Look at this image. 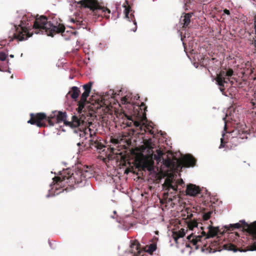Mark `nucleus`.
Segmentation results:
<instances>
[{"mask_svg": "<svg viewBox=\"0 0 256 256\" xmlns=\"http://www.w3.org/2000/svg\"><path fill=\"white\" fill-rule=\"evenodd\" d=\"M181 182H182V183H183V182H183V180H181Z\"/></svg>", "mask_w": 256, "mask_h": 256, "instance_id": "nucleus-50", "label": "nucleus"}, {"mask_svg": "<svg viewBox=\"0 0 256 256\" xmlns=\"http://www.w3.org/2000/svg\"><path fill=\"white\" fill-rule=\"evenodd\" d=\"M140 108L141 110L144 109V112L143 114L144 115V117L146 118V110L147 106H146L144 102H142L140 106Z\"/></svg>", "mask_w": 256, "mask_h": 256, "instance_id": "nucleus-33", "label": "nucleus"}, {"mask_svg": "<svg viewBox=\"0 0 256 256\" xmlns=\"http://www.w3.org/2000/svg\"><path fill=\"white\" fill-rule=\"evenodd\" d=\"M234 133H236V136L235 137H232L230 142L235 143L238 142V140L239 139H247L248 136L247 135L248 134V133L246 132V131H244V130H236V131L233 132Z\"/></svg>", "mask_w": 256, "mask_h": 256, "instance_id": "nucleus-15", "label": "nucleus"}, {"mask_svg": "<svg viewBox=\"0 0 256 256\" xmlns=\"http://www.w3.org/2000/svg\"><path fill=\"white\" fill-rule=\"evenodd\" d=\"M201 190L198 186L196 184H189L186 186V195L195 196L198 194H200Z\"/></svg>", "mask_w": 256, "mask_h": 256, "instance_id": "nucleus-10", "label": "nucleus"}, {"mask_svg": "<svg viewBox=\"0 0 256 256\" xmlns=\"http://www.w3.org/2000/svg\"><path fill=\"white\" fill-rule=\"evenodd\" d=\"M81 6L89 8L94 14L104 16L107 18L110 17V10L105 7L98 5L94 0H81L78 2Z\"/></svg>", "mask_w": 256, "mask_h": 256, "instance_id": "nucleus-3", "label": "nucleus"}, {"mask_svg": "<svg viewBox=\"0 0 256 256\" xmlns=\"http://www.w3.org/2000/svg\"><path fill=\"white\" fill-rule=\"evenodd\" d=\"M90 148L92 149L95 150H102L103 148H104V144L98 140L96 136H92V134L90 133Z\"/></svg>", "mask_w": 256, "mask_h": 256, "instance_id": "nucleus-11", "label": "nucleus"}, {"mask_svg": "<svg viewBox=\"0 0 256 256\" xmlns=\"http://www.w3.org/2000/svg\"><path fill=\"white\" fill-rule=\"evenodd\" d=\"M83 122L84 121L78 118V116H73L72 118V120L70 122L65 121L64 124L72 128H78L79 126H80L81 124L83 123Z\"/></svg>", "mask_w": 256, "mask_h": 256, "instance_id": "nucleus-12", "label": "nucleus"}, {"mask_svg": "<svg viewBox=\"0 0 256 256\" xmlns=\"http://www.w3.org/2000/svg\"><path fill=\"white\" fill-rule=\"evenodd\" d=\"M78 144V146H80V142H78V144Z\"/></svg>", "mask_w": 256, "mask_h": 256, "instance_id": "nucleus-48", "label": "nucleus"}, {"mask_svg": "<svg viewBox=\"0 0 256 256\" xmlns=\"http://www.w3.org/2000/svg\"><path fill=\"white\" fill-rule=\"evenodd\" d=\"M237 146V144H234V146H231L229 142H226L224 140V138H220V144L219 146L220 148H228L232 149Z\"/></svg>", "mask_w": 256, "mask_h": 256, "instance_id": "nucleus-20", "label": "nucleus"}, {"mask_svg": "<svg viewBox=\"0 0 256 256\" xmlns=\"http://www.w3.org/2000/svg\"><path fill=\"white\" fill-rule=\"evenodd\" d=\"M66 118V113L62 112H59L56 116L52 115V126H54L56 123H60L62 122H64Z\"/></svg>", "mask_w": 256, "mask_h": 256, "instance_id": "nucleus-16", "label": "nucleus"}, {"mask_svg": "<svg viewBox=\"0 0 256 256\" xmlns=\"http://www.w3.org/2000/svg\"><path fill=\"white\" fill-rule=\"evenodd\" d=\"M198 50H199V49H184V50L186 54L188 56L190 59L192 58V56L195 60H199L200 58H202L200 54H198Z\"/></svg>", "mask_w": 256, "mask_h": 256, "instance_id": "nucleus-17", "label": "nucleus"}, {"mask_svg": "<svg viewBox=\"0 0 256 256\" xmlns=\"http://www.w3.org/2000/svg\"><path fill=\"white\" fill-rule=\"evenodd\" d=\"M105 104L104 100H101L100 102V106H102V105Z\"/></svg>", "mask_w": 256, "mask_h": 256, "instance_id": "nucleus-40", "label": "nucleus"}, {"mask_svg": "<svg viewBox=\"0 0 256 256\" xmlns=\"http://www.w3.org/2000/svg\"><path fill=\"white\" fill-rule=\"evenodd\" d=\"M178 168L194 166L196 160L190 154H186L181 159H175Z\"/></svg>", "mask_w": 256, "mask_h": 256, "instance_id": "nucleus-7", "label": "nucleus"}, {"mask_svg": "<svg viewBox=\"0 0 256 256\" xmlns=\"http://www.w3.org/2000/svg\"><path fill=\"white\" fill-rule=\"evenodd\" d=\"M71 21H72V22H74V19H73V18H72V19H71Z\"/></svg>", "mask_w": 256, "mask_h": 256, "instance_id": "nucleus-47", "label": "nucleus"}, {"mask_svg": "<svg viewBox=\"0 0 256 256\" xmlns=\"http://www.w3.org/2000/svg\"><path fill=\"white\" fill-rule=\"evenodd\" d=\"M156 154L154 155V158L158 162H160L162 158V156L164 155V153L160 150H157Z\"/></svg>", "mask_w": 256, "mask_h": 256, "instance_id": "nucleus-26", "label": "nucleus"}, {"mask_svg": "<svg viewBox=\"0 0 256 256\" xmlns=\"http://www.w3.org/2000/svg\"><path fill=\"white\" fill-rule=\"evenodd\" d=\"M254 34L256 36V14L254 17ZM254 46L256 48V40H254Z\"/></svg>", "mask_w": 256, "mask_h": 256, "instance_id": "nucleus-34", "label": "nucleus"}, {"mask_svg": "<svg viewBox=\"0 0 256 256\" xmlns=\"http://www.w3.org/2000/svg\"><path fill=\"white\" fill-rule=\"evenodd\" d=\"M87 130L90 131V129L88 128V130L87 128L83 129V130H81L80 128L79 130V135L80 137L83 138L86 136V134H87Z\"/></svg>", "mask_w": 256, "mask_h": 256, "instance_id": "nucleus-29", "label": "nucleus"}, {"mask_svg": "<svg viewBox=\"0 0 256 256\" xmlns=\"http://www.w3.org/2000/svg\"><path fill=\"white\" fill-rule=\"evenodd\" d=\"M70 2H76L74 1V0H70Z\"/></svg>", "mask_w": 256, "mask_h": 256, "instance_id": "nucleus-44", "label": "nucleus"}, {"mask_svg": "<svg viewBox=\"0 0 256 256\" xmlns=\"http://www.w3.org/2000/svg\"><path fill=\"white\" fill-rule=\"evenodd\" d=\"M226 248H227L228 250H232L234 252H236L237 250V248L236 246L233 244H229L225 245Z\"/></svg>", "mask_w": 256, "mask_h": 256, "instance_id": "nucleus-30", "label": "nucleus"}, {"mask_svg": "<svg viewBox=\"0 0 256 256\" xmlns=\"http://www.w3.org/2000/svg\"><path fill=\"white\" fill-rule=\"evenodd\" d=\"M110 142L114 145H116L120 143V140H118V139L116 138L113 137L110 138Z\"/></svg>", "mask_w": 256, "mask_h": 256, "instance_id": "nucleus-32", "label": "nucleus"}, {"mask_svg": "<svg viewBox=\"0 0 256 256\" xmlns=\"http://www.w3.org/2000/svg\"><path fill=\"white\" fill-rule=\"evenodd\" d=\"M115 150L114 148H111V152H112V153H114V154H120V152H119V153H118L117 152H114V150Z\"/></svg>", "mask_w": 256, "mask_h": 256, "instance_id": "nucleus-39", "label": "nucleus"}, {"mask_svg": "<svg viewBox=\"0 0 256 256\" xmlns=\"http://www.w3.org/2000/svg\"><path fill=\"white\" fill-rule=\"evenodd\" d=\"M198 223L195 220H190L188 222V226L190 230H192L194 228L198 227Z\"/></svg>", "mask_w": 256, "mask_h": 256, "instance_id": "nucleus-27", "label": "nucleus"}, {"mask_svg": "<svg viewBox=\"0 0 256 256\" xmlns=\"http://www.w3.org/2000/svg\"><path fill=\"white\" fill-rule=\"evenodd\" d=\"M106 46H107L106 42H100L98 46L100 48H103Z\"/></svg>", "mask_w": 256, "mask_h": 256, "instance_id": "nucleus-37", "label": "nucleus"}, {"mask_svg": "<svg viewBox=\"0 0 256 256\" xmlns=\"http://www.w3.org/2000/svg\"><path fill=\"white\" fill-rule=\"evenodd\" d=\"M150 134H153V132H152V130H150Z\"/></svg>", "mask_w": 256, "mask_h": 256, "instance_id": "nucleus-46", "label": "nucleus"}, {"mask_svg": "<svg viewBox=\"0 0 256 256\" xmlns=\"http://www.w3.org/2000/svg\"><path fill=\"white\" fill-rule=\"evenodd\" d=\"M30 119L28 122L31 124H35L38 127H45L48 126H52V115L47 116L44 112H38L36 114L31 113Z\"/></svg>", "mask_w": 256, "mask_h": 256, "instance_id": "nucleus-5", "label": "nucleus"}, {"mask_svg": "<svg viewBox=\"0 0 256 256\" xmlns=\"http://www.w3.org/2000/svg\"><path fill=\"white\" fill-rule=\"evenodd\" d=\"M194 209H195L196 211L198 210V207H196V208H193Z\"/></svg>", "mask_w": 256, "mask_h": 256, "instance_id": "nucleus-45", "label": "nucleus"}, {"mask_svg": "<svg viewBox=\"0 0 256 256\" xmlns=\"http://www.w3.org/2000/svg\"><path fill=\"white\" fill-rule=\"evenodd\" d=\"M224 14H227V15H230V12L229 10H226H226H224Z\"/></svg>", "mask_w": 256, "mask_h": 256, "instance_id": "nucleus-38", "label": "nucleus"}, {"mask_svg": "<svg viewBox=\"0 0 256 256\" xmlns=\"http://www.w3.org/2000/svg\"><path fill=\"white\" fill-rule=\"evenodd\" d=\"M130 251L134 256H144V252L140 250V244L137 240L132 242Z\"/></svg>", "mask_w": 256, "mask_h": 256, "instance_id": "nucleus-9", "label": "nucleus"}, {"mask_svg": "<svg viewBox=\"0 0 256 256\" xmlns=\"http://www.w3.org/2000/svg\"><path fill=\"white\" fill-rule=\"evenodd\" d=\"M6 58V54L4 52H0V60H4Z\"/></svg>", "mask_w": 256, "mask_h": 256, "instance_id": "nucleus-36", "label": "nucleus"}, {"mask_svg": "<svg viewBox=\"0 0 256 256\" xmlns=\"http://www.w3.org/2000/svg\"><path fill=\"white\" fill-rule=\"evenodd\" d=\"M92 85V82H90L83 86V88L84 91L82 94L80 100L78 102V108H76L79 114H80L84 108L87 102V98L91 91Z\"/></svg>", "mask_w": 256, "mask_h": 256, "instance_id": "nucleus-6", "label": "nucleus"}, {"mask_svg": "<svg viewBox=\"0 0 256 256\" xmlns=\"http://www.w3.org/2000/svg\"><path fill=\"white\" fill-rule=\"evenodd\" d=\"M147 246L148 248L146 251L150 254H152L156 249V244L154 243L151 244Z\"/></svg>", "mask_w": 256, "mask_h": 256, "instance_id": "nucleus-28", "label": "nucleus"}, {"mask_svg": "<svg viewBox=\"0 0 256 256\" xmlns=\"http://www.w3.org/2000/svg\"><path fill=\"white\" fill-rule=\"evenodd\" d=\"M86 181V176L82 170L78 169L74 172L71 173L70 170L66 169L64 170L59 176L53 178V182L56 186V188L58 187L64 188L66 184L68 186L74 187L76 184L84 185Z\"/></svg>", "mask_w": 256, "mask_h": 256, "instance_id": "nucleus-2", "label": "nucleus"}, {"mask_svg": "<svg viewBox=\"0 0 256 256\" xmlns=\"http://www.w3.org/2000/svg\"><path fill=\"white\" fill-rule=\"evenodd\" d=\"M224 134H222V136H223V137L224 136Z\"/></svg>", "mask_w": 256, "mask_h": 256, "instance_id": "nucleus-51", "label": "nucleus"}, {"mask_svg": "<svg viewBox=\"0 0 256 256\" xmlns=\"http://www.w3.org/2000/svg\"><path fill=\"white\" fill-rule=\"evenodd\" d=\"M122 101H123L124 103L127 102V98L126 97H124L122 99Z\"/></svg>", "mask_w": 256, "mask_h": 256, "instance_id": "nucleus-41", "label": "nucleus"}, {"mask_svg": "<svg viewBox=\"0 0 256 256\" xmlns=\"http://www.w3.org/2000/svg\"><path fill=\"white\" fill-rule=\"evenodd\" d=\"M14 26V35L18 41L27 40L34 32L36 34H46L52 37L56 34L60 33L66 40L73 39L77 33L76 30H66L64 26L57 22L54 24L48 22L44 16L34 17L31 13L24 10L18 12Z\"/></svg>", "mask_w": 256, "mask_h": 256, "instance_id": "nucleus-1", "label": "nucleus"}, {"mask_svg": "<svg viewBox=\"0 0 256 256\" xmlns=\"http://www.w3.org/2000/svg\"><path fill=\"white\" fill-rule=\"evenodd\" d=\"M76 52H77L78 50V49L76 48Z\"/></svg>", "mask_w": 256, "mask_h": 256, "instance_id": "nucleus-49", "label": "nucleus"}, {"mask_svg": "<svg viewBox=\"0 0 256 256\" xmlns=\"http://www.w3.org/2000/svg\"><path fill=\"white\" fill-rule=\"evenodd\" d=\"M192 216V214H190V215L188 216V218H191Z\"/></svg>", "mask_w": 256, "mask_h": 256, "instance_id": "nucleus-42", "label": "nucleus"}, {"mask_svg": "<svg viewBox=\"0 0 256 256\" xmlns=\"http://www.w3.org/2000/svg\"><path fill=\"white\" fill-rule=\"evenodd\" d=\"M80 92L78 88L76 86H72L68 94L70 95L73 100H76V99L80 96Z\"/></svg>", "mask_w": 256, "mask_h": 256, "instance_id": "nucleus-18", "label": "nucleus"}, {"mask_svg": "<svg viewBox=\"0 0 256 256\" xmlns=\"http://www.w3.org/2000/svg\"><path fill=\"white\" fill-rule=\"evenodd\" d=\"M192 13H184L183 16H182L180 19V24L183 28H186L190 22V18L192 16Z\"/></svg>", "mask_w": 256, "mask_h": 256, "instance_id": "nucleus-14", "label": "nucleus"}, {"mask_svg": "<svg viewBox=\"0 0 256 256\" xmlns=\"http://www.w3.org/2000/svg\"><path fill=\"white\" fill-rule=\"evenodd\" d=\"M125 18L130 24L131 22H132L134 27L130 29V31L135 32L137 29V24L134 15L132 14H130V10L126 8L124 10Z\"/></svg>", "mask_w": 256, "mask_h": 256, "instance_id": "nucleus-13", "label": "nucleus"}, {"mask_svg": "<svg viewBox=\"0 0 256 256\" xmlns=\"http://www.w3.org/2000/svg\"><path fill=\"white\" fill-rule=\"evenodd\" d=\"M234 71L232 68L221 70L218 74H216L215 78L216 84L219 86V89L222 94L225 96H227L226 94L225 90L228 86V84L230 82L231 85L233 84L232 81H230V77L232 76Z\"/></svg>", "mask_w": 256, "mask_h": 256, "instance_id": "nucleus-4", "label": "nucleus"}, {"mask_svg": "<svg viewBox=\"0 0 256 256\" xmlns=\"http://www.w3.org/2000/svg\"><path fill=\"white\" fill-rule=\"evenodd\" d=\"M202 236H194L193 234H192L188 236L187 237L188 240L193 244L194 245H196L198 242L200 240Z\"/></svg>", "mask_w": 256, "mask_h": 256, "instance_id": "nucleus-21", "label": "nucleus"}, {"mask_svg": "<svg viewBox=\"0 0 256 256\" xmlns=\"http://www.w3.org/2000/svg\"><path fill=\"white\" fill-rule=\"evenodd\" d=\"M119 17V14L116 12H113L112 14V18L116 20Z\"/></svg>", "mask_w": 256, "mask_h": 256, "instance_id": "nucleus-35", "label": "nucleus"}, {"mask_svg": "<svg viewBox=\"0 0 256 256\" xmlns=\"http://www.w3.org/2000/svg\"><path fill=\"white\" fill-rule=\"evenodd\" d=\"M212 214V212H208L204 213L202 215V218L204 220H208L210 218Z\"/></svg>", "mask_w": 256, "mask_h": 256, "instance_id": "nucleus-31", "label": "nucleus"}, {"mask_svg": "<svg viewBox=\"0 0 256 256\" xmlns=\"http://www.w3.org/2000/svg\"><path fill=\"white\" fill-rule=\"evenodd\" d=\"M185 235L184 229L181 228L178 232L174 233V238L176 242L178 238H182Z\"/></svg>", "mask_w": 256, "mask_h": 256, "instance_id": "nucleus-23", "label": "nucleus"}, {"mask_svg": "<svg viewBox=\"0 0 256 256\" xmlns=\"http://www.w3.org/2000/svg\"><path fill=\"white\" fill-rule=\"evenodd\" d=\"M164 184L167 186V189L170 190L172 189L174 192L177 191L178 186L176 184L173 185L172 181L170 178H166L165 180Z\"/></svg>", "mask_w": 256, "mask_h": 256, "instance_id": "nucleus-19", "label": "nucleus"}, {"mask_svg": "<svg viewBox=\"0 0 256 256\" xmlns=\"http://www.w3.org/2000/svg\"><path fill=\"white\" fill-rule=\"evenodd\" d=\"M162 160L163 164L168 168L174 167L176 165L175 162H172L170 158H168L167 159H164L162 158Z\"/></svg>", "mask_w": 256, "mask_h": 256, "instance_id": "nucleus-24", "label": "nucleus"}, {"mask_svg": "<svg viewBox=\"0 0 256 256\" xmlns=\"http://www.w3.org/2000/svg\"><path fill=\"white\" fill-rule=\"evenodd\" d=\"M202 234L204 235V236H206V234L204 232H202Z\"/></svg>", "mask_w": 256, "mask_h": 256, "instance_id": "nucleus-43", "label": "nucleus"}, {"mask_svg": "<svg viewBox=\"0 0 256 256\" xmlns=\"http://www.w3.org/2000/svg\"><path fill=\"white\" fill-rule=\"evenodd\" d=\"M208 236L210 237H214V236H216L220 231L218 228L213 227L212 226H209L208 227Z\"/></svg>", "mask_w": 256, "mask_h": 256, "instance_id": "nucleus-22", "label": "nucleus"}, {"mask_svg": "<svg viewBox=\"0 0 256 256\" xmlns=\"http://www.w3.org/2000/svg\"><path fill=\"white\" fill-rule=\"evenodd\" d=\"M124 116L128 118V120L132 121L127 123L128 126H131L133 124L136 128H139L141 132H142L143 130L144 132H146L148 130H149V126L144 125L143 124H142L141 121L134 120L132 118V116L130 118L126 114H124Z\"/></svg>", "mask_w": 256, "mask_h": 256, "instance_id": "nucleus-8", "label": "nucleus"}, {"mask_svg": "<svg viewBox=\"0 0 256 256\" xmlns=\"http://www.w3.org/2000/svg\"><path fill=\"white\" fill-rule=\"evenodd\" d=\"M143 168H146L149 171L152 170L153 168V162L148 160L144 161L143 163Z\"/></svg>", "mask_w": 256, "mask_h": 256, "instance_id": "nucleus-25", "label": "nucleus"}]
</instances>
